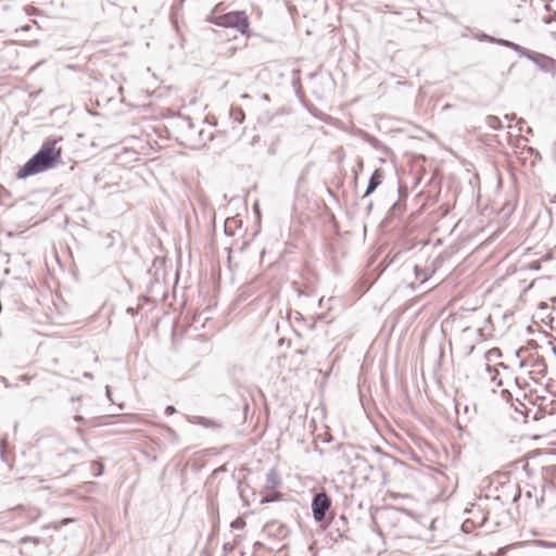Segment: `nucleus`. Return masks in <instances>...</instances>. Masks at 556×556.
I'll use <instances>...</instances> for the list:
<instances>
[{
    "label": "nucleus",
    "instance_id": "obj_50",
    "mask_svg": "<svg viewBox=\"0 0 556 556\" xmlns=\"http://www.w3.org/2000/svg\"><path fill=\"white\" fill-rule=\"evenodd\" d=\"M496 379H497L496 376H492L493 381H496Z\"/></svg>",
    "mask_w": 556,
    "mask_h": 556
},
{
    "label": "nucleus",
    "instance_id": "obj_26",
    "mask_svg": "<svg viewBox=\"0 0 556 556\" xmlns=\"http://www.w3.org/2000/svg\"><path fill=\"white\" fill-rule=\"evenodd\" d=\"M527 344H528V346H529L530 349H536V348H538V343H536V341H535V340H533V339L528 340Z\"/></svg>",
    "mask_w": 556,
    "mask_h": 556
},
{
    "label": "nucleus",
    "instance_id": "obj_35",
    "mask_svg": "<svg viewBox=\"0 0 556 556\" xmlns=\"http://www.w3.org/2000/svg\"><path fill=\"white\" fill-rule=\"evenodd\" d=\"M526 131L529 135H533V129L531 127H527Z\"/></svg>",
    "mask_w": 556,
    "mask_h": 556
},
{
    "label": "nucleus",
    "instance_id": "obj_8",
    "mask_svg": "<svg viewBox=\"0 0 556 556\" xmlns=\"http://www.w3.org/2000/svg\"><path fill=\"white\" fill-rule=\"evenodd\" d=\"M330 508V500L326 493H316L312 501L313 517L316 521H323Z\"/></svg>",
    "mask_w": 556,
    "mask_h": 556
},
{
    "label": "nucleus",
    "instance_id": "obj_20",
    "mask_svg": "<svg viewBox=\"0 0 556 556\" xmlns=\"http://www.w3.org/2000/svg\"><path fill=\"white\" fill-rule=\"evenodd\" d=\"M475 506H476V504L467 513H469L473 516L471 518L475 519V525L477 523V526L479 527V522L481 521V514L477 510V508Z\"/></svg>",
    "mask_w": 556,
    "mask_h": 556
},
{
    "label": "nucleus",
    "instance_id": "obj_19",
    "mask_svg": "<svg viewBox=\"0 0 556 556\" xmlns=\"http://www.w3.org/2000/svg\"><path fill=\"white\" fill-rule=\"evenodd\" d=\"M484 37H486L491 42H497L498 45L503 46V47H506V48H509L511 49V46L514 45L513 41H509L507 39H495L494 37H491V36H488V35H484Z\"/></svg>",
    "mask_w": 556,
    "mask_h": 556
},
{
    "label": "nucleus",
    "instance_id": "obj_38",
    "mask_svg": "<svg viewBox=\"0 0 556 556\" xmlns=\"http://www.w3.org/2000/svg\"><path fill=\"white\" fill-rule=\"evenodd\" d=\"M262 99H263L264 101H269V97H268V94H263Z\"/></svg>",
    "mask_w": 556,
    "mask_h": 556
},
{
    "label": "nucleus",
    "instance_id": "obj_11",
    "mask_svg": "<svg viewBox=\"0 0 556 556\" xmlns=\"http://www.w3.org/2000/svg\"><path fill=\"white\" fill-rule=\"evenodd\" d=\"M519 154V159L522 161V162H526V155H530V156H533V160L531 161L530 163V166L531 167H534L536 162H541L542 161V155L541 153L533 147H529V146H525L520 149V151L518 152Z\"/></svg>",
    "mask_w": 556,
    "mask_h": 556
},
{
    "label": "nucleus",
    "instance_id": "obj_14",
    "mask_svg": "<svg viewBox=\"0 0 556 556\" xmlns=\"http://www.w3.org/2000/svg\"><path fill=\"white\" fill-rule=\"evenodd\" d=\"M511 50L515 51L519 56L526 58L530 60V58L533 55L534 51L528 50L527 48L515 43L511 46Z\"/></svg>",
    "mask_w": 556,
    "mask_h": 556
},
{
    "label": "nucleus",
    "instance_id": "obj_36",
    "mask_svg": "<svg viewBox=\"0 0 556 556\" xmlns=\"http://www.w3.org/2000/svg\"><path fill=\"white\" fill-rule=\"evenodd\" d=\"M84 377L85 378H88V379H91L92 378V375L90 372H85L84 374Z\"/></svg>",
    "mask_w": 556,
    "mask_h": 556
},
{
    "label": "nucleus",
    "instance_id": "obj_5",
    "mask_svg": "<svg viewBox=\"0 0 556 556\" xmlns=\"http://www.w3.org/2000/svg\"><path fill=\"white\" fill-rule=\"evenodd\" d=\"M184 144L189 148H199L212 140V134H206L203 128H198L191 117H181L179 123Z\"/></svg>",
    "mask_w": 556,
    "mask_h": 556
},
{
    "label": "nucleus",
    "instance_id": "obj_3",
    "mask_svg": "<svg viewBox=\"0 0 556 556\" xmlns=\"http://www.w3.org/2000/svg\"><path fill=\"white\" fill-rule=\"evenodd\" d=\"M374 470V466L365 457L362 451H352L350 453V477L353 481L350 489L361 491V493H369L367 481Z\"/></svg>",
    "mask_w": 556,
    "mask_h": 556
},
{
    "label": "nucleus",
    "instance_id": "obj_29",
    "mask_svg": "<svg viewBox=\"0 0 556 556\" xmlns=\"http://www.w3.org/2000/svg\"><path fill=\"white\" fill-rule=\"evenodd\" d=\"M30 481L34 484V483H41L43 480L40 477H38V476H34V477L30 478Z\"/></svg>",
    "mask_w": 556,
    "mask_h": 556
},
{
    "label": "nucleus",
    "instance_id": "obj_27",
    "mask_svg": "<svg viewBox=\"0 0 556 556\" xmlns=\"http://www.w3.org/2000/svg\"><path fill=\"white\" fill-rule=\"evenodd\" d=\"M165 430L169 434V437H173L174 439H177V434H176V432L172 428L165 427Z\"/></svg>",
    "mask_w": 556,
    "mask_h": 556
},
{
    "label": "nucleus",
    "instance_id": "obj_31",
    "mask_svg": "<svg viewBox=\"0 0 556 556\" xmlns=\"http://www.w3.org/2000/svg\"><path fill=\"white\" fill-rule=\"evenodd\" d=\"M94 464L99 468L98 472L96 473V476L99 477V476H101L103 473V466L101 464H98V463H94Z\"/></svg>",
    "mask_w": 556,
    "mask_h": 556
},
{
    "label": "nucleus",
    "instance_id": "obj_15",
    "mask_svg": "<svg viewBox=\"0 0 556 556\" xmlns=\"http://www.w3.org/2000/svg\"><path fill=\"white\" fill-rule=\"evenodd\" d=\"M229 114L230 118H232V121L238 124H242L245 118V114L240 108L231 109Z\"/></svg>",
    "mask_w": 556,
    "mask_h": 556
},
{
    "label": "nucleus",
    "instance_id": "obj_18",
    "mask_svg": "<svg viewBox=\"0 0 556 556\" xmlns=\"http://www.w3.org/2000/svg\"><path fill=\"white\" fill-rule=\"evenodd\" d=\"M534 366H536L539 369H538V375H540L541 377H544L547 372V367H546V364L544 362L543 358H540L536 361V363L534 364Z\"/></svg>",
    "mask_w": 556,
    "mask_h": 556
},
{
    "label": "nucleus",
    "instance_id": "obj_7",
    "mask_svg": "<svg viewBox=\"0 0 556 556\" xmlns=\"http://www.w3.org/2000/svg\"><path fill=\"white\" fill-rule=\"evenodd\" d=\"M397 200L392 203L384 217V222H390L403 215L406 210V200L408 198V188L397 182Z\"/></svg>",
    "mask_w": 556,
    "mask_h": 556
},
{
    "label": "nucleus",
    "instance_id": "obj_39",
    "mask_svg": "<svg viewBox=\"0 0 556 556\" xmlns=\"http://www.w3.org/2000/svg\"><path fill=\"white\" fill-rule=\"evenodd\" d=\"M486 370L492 374V371L494 370L490 365H486Z\"/></svg>",
    "mask_w": 556,
    "mask_h": 556
},
{
    "label": "nucleus",
    "instance_id": "obj_6",
    "mask_svg": "<svg viewBox=\"0 0 556 556\" xmlns=\"http://www.w3.org/2000/svg\"><path fill=\"white\" fill-rule=\"evenodd\" d=\"M214 23L217 26L235 28L241 34H245L249 29V18L244 11L229 12L215 17Z\"/></svg>",
    "mask_w": 556,
    "mask_h": 556
},
{
    "label": "nucleus",
    "instance_id": "obj_45",
    "mask_svg": "<svg viewBox=\"0 0 556 556\" xmlns=\"http://www.w3.org/2000/svg\"><path fill=\"white\" fill-rule=\"evenodd\" d=\"M353 130H354V128L350 125V128H349L350 134H352Z\"/></svg>",
    "mask_w": 556,
    "mask_h": 556
},
{
    "label": "nucleus",
    "instance_id": "obj_41",
    "mask_svg": "<svg viewBox=\"0 0 556 556\" xmlns=\"http://www.w3.org/2000/svg\"><path fill=\"white\" fill-rule=\"evenodd\" d=\"M518 124L521 125V124H526V121L523 118H519L518 119Z\"/></svg>",
    "mask_w": 556,
    "mask_h": 556
},
{
    "label": "nucleus",
    "instance_id": "obj_25",
    "mask_svg": "<svg viewBox=\"0 0 556 556\" xmlns=\"http://www.w3.org/2000/svg\"><path fill=\"white\" fill-rule=\"evenodd\" d=\"M556 22V12L553 15H548L544 17L545 24H551L552 22Z\"/></svg>",
    "mask_w": 556,
    "mask_h": 556
},
{
    "label": "nucleus",
    "instance_id": "obj_48",
    "mask_svg": "<svg viewBox=\"0 0 556 556\" xmlns=\"http://www.w3.org/2000/svg\"><path fill=\"white\" fill-rule=\"evenodd\" d=\"M28 28H29L28 26L22 27L23 30H28Z\"/></svg>",
    "mask_w": 556,
    "mask_h": 556
},
{
    "label": "nucleus",
    "instance_id": "obj_34",
    "mask_svg": "<svg viewBox=\"0 0 556 556\" xmlns=\"http://www.w3.org/2000/svg\"><path fill=\"white\" fill-rule=\"evenodd\" d=\"M74 419H75L76 422H81L84 420L83 416H80V415H76L74 417Z\"/></svg>",
    "mask_w": 556,
    "mask_h": 556
},
{
    "label": "nucleus",
    "instance_id": "obj_40",
    "mask_svg": "<svg viewBox=\"0 0 556 556\" xmlns=\"http://www.w3.org/2000/svg\"><path fill=\"white\" fill-rule=\"evenodd\" d=\"M519 140H522V141L527 142V141H528V138H527V137H525V136H520V137H519Z\"/></svg>",
    "mask_w": 556,
    "mask_h": 556
},
{
    "label": "nucleus",
    "instance_id": "obj_21",
    "mask_svg": "<svg viewBox=\"0 0 556 556\" xmlns=\"http://www.w3.org/2000/svg\"><path fill=\"white\" fill-rule=\"evenodd\" d=\"M534 544L538 546H541V547H545V548L556 547V543L543 541V540H536V541H534Z\"/></svg>",
    "mask_w": 556,
    "mask_h": 556
},
{
    "label": "nucleus",
    "instance_id": "obj_46",
    "mask_svg": "<svg viewBox=\"0 0 556 556\" xmlns=\"http://www.w3.org/2000/svg\"><path fill=\"white\" fill-rule=\"evenodd\" d=\"M496 384H497V386H502V384H503L502 380H501V379H500V380H497Z\"/></svg>",
    "mask_w": 556,
    "mask_h": 556
},
{
    "label": "nucleus",
    "instance_id": "obj_9",
    "mask_svg": "<svg viewBox=\"0 0 556 556\" xmlns=\"http://www.w3.org/2000/svg\"><path fill=\"white\" fill-rule=\"evenodd\" d=\"M529 61L533 62L544 73L556 74V60L549 55L534 51Z\"/></svg>",
    "mask_w": 556,
    "mask_h": 556
},
{
    "label": "nucleus",
    "instance_id": "obj_24",
    "mask_svg": "<svg viewBox=\"0 0 556 556\" xmlns=\"http://www.w3.org/2000/svg\"><path fill=\"white\" fill-rule=\"evenodd\" d=\"M25 11H26V14H28V15L39 14L38 9H36V8H34V7H27V8L25 9Z\"/></svg>",
    "mask_w": 556,
    "mask_h": 556
},
{
    "label": "nucleus",
    "instance_id": "obj_23",
    "mask_svg": "<svg viewBox=\"0 0 556 556\" xmlns=\"http://www.w3.org/2000/svg\"><path fill=\"white\" fill-rule=\"evenodd\" d=\"M245 522L242 519H237L231 522V528L233 529H242L244 527Z\"/></svg>",
    "mask_w": 556,
    "mask_h": 556
},
{
    "label": "nucleus",
    "instance_id": "obj_28",
    "mask_svg": "<svg viewBox=\"0 0 556 556\" xmlns=\"http://www.w3.org/2000/svg\"><path fill=\"white\" fill-rule=\"evenodd\" d=\"M176 412L175 407L172 406V405H168L166 408H165V413L167 415H173L174 413Z\"/></svg>",
    "mask_w": 556,
    "mask_h": 556
},
{
    "label": "nucleus",
    "instance_id": "obj_16",
    "mask_svg": "<svg viewBox=\"0 0 556 556\" xmlns=\"http://www.w3.org/2000/svg\"><path fill=\"white\" fill-rule=\"evenodd\" d=\"M278 484L277 475L274 470H270L266 476V486L268 489H274Z\"/></svg>",
    "mask_w": 556,
    "mask_h": 556
},
{
    "label": "nucleus",
    "instance_id": "obj_12",
    "mask_svg": "<svg viewBox=\"0 0 556 556\" xmlns=\"http://www.w3.org/2000/svg\"><path fill=\"white\" fill-rule=\"evenodd\" d=\"M187 420L190 424L200 425L204 428H219L220 427V425L218 422H216L215 420H212V419H208V418H205L202 416L187 417Z\"/></svg>",
    "mask_w": 556,
    "mask_h": 556
},
{
    "label": "nucleus",
    "instance_id": "obj_17",
    "mask_svg": "<svg viewBox=\"0 0 556 556\" xmlns=\"http://www.w3.org/2000/svg\"><path fill=\"white\" fill-rule=\"evenodd\" d=\"M475 527V519L472 518H468L466 519L462 527H460V530L464 532V533H470L472 528Z\"/></svg>",
    "mask_w": 556,
    "mask_h": 556
},
{
    "label": "nucleus",
    "instance_id": "obj_1",
    "mask_svg": "<svg viewBox=\"0 0 556 556\" xmlns=\"http://www.w3.org/2000/svg\"><path fill=\"white\" fill-rule=\"evenodd\" d=\"M60 140L43 143L39 151L18 169L16 177L25 179L60 165L62 163V149L56 147Z\"/></svg>",
    "mask_w": 556,
    "mask_h": 556
},
{
    "label": "nucleus",
    "instance_id": "obj_4",
    "mask_svg": "<svg viewBox=\"0 0 556 556\" xmlns=\"http://www.w3.org/2000/svg\"><path fill=\"white\" fill-rule=\"evenodd\" d=\"M350 494V515L355 516L356 522L371 527L375 523L374 506L369 493Z\"/></svg>",
    "mask_w": 556,
    "mask_h": 556
},
{
    "label": "nucleus",
    "instance_id": "obj_37",
    "mask_svg": "<svg viewBox=\"0 0 556 556\" xmlns=\"http://www.w3.org/2000/svg\"><path fill=\"white\" fill-rule=\"evenodd\" d=\"M378 143H379L378 139L374 138L371 144L377 147Z\"/></svg>",
    "mask_w": 556,
    "mask_h": 556
},
{
    "label": "nucleus",
    "instance_id": "obj_2",
    "mask_svg": "<svg viewBox=\"0 0 556 556\" xmlns=\"http://www.w3.org/2000/svg\"><path fill=\"white\" fill-rule=\"evenodd\" d=\"M475 507L481 514L479 527H482L488 522H492L496 528L510 519L509 497L504 500L501 495H485L484 497L479 498V502Z\"/></svg>",
    "mask_w": 556,
    "mask_h": 556
},
{
    "label": "nucleus",
    "instance_id": "obj_22",
    "mask_svg": "<svg viewBox=\"0 0 556 556\" xmlns=\"http://www.w3.org/2000/svg\"><path fill=\"white\" fill-rule=\"evenodd\" d=\"M543 470L545 471L546 475H549L556 479V466L544 467Z\"/></svg>",
    "mask_w": 556,
    "mask_h": 556
},
{
    "label": "nucleus",
    "instance_id": "obj_13",
    "mask_svg": "<svg viewBox=\"0 0 556 556\" xmlns=\"http://www.w3.org/2000/svg\"><path fill=\"white\" fill-rule=\"evenodd\" d=\"M485 125L493 130H501L503 128L501 119L495 115H488L485 117Z\"/></svg>",
    "mask_w": 556,
    "mask_h": 556
},
{
    "label": "nucleus",
    "instance_id": "obj_32",
    "mask_svg": "<svg viewBox=\"0 0 556 556\" xmlns=\"http://www.w3.org/2000/svg\"><path fill=\"white\" fill-rule=\"evenodd\" d=\"M490 353H491V354H495L496 356H501V355H502V353H501L500 349H497V348L492 349V350L490 351Z\"/></svg>",
    "mask_w": 556,
    "mask_h": 556
},
{
    "label": "nucleus",
    "instance_id": "obj_44",
    "mask_svg": "<svg viewBox=\"0 0 556 556\" xmlns=\"http://www.w3.org/2000/svg\"><path fill=\"white\" fill-rule=\"evenodd\" d=\"M500 366H501V367H503V368H505V369H507V368H508V366H506L504 363H501V364H500Z\"/></svg>",
    "mask_w": 556,
    "mask_h": 556
},
{
    "label": "nucleus",
    "instance_id": "obj_33",
    "mask_svg": "<svg viewBox=\"0 0 556 556\" xmlns=\"http://www.w3.org/2000/svg\"><path fill=\"white\" fill-rule=\"evenodd\" d=\"M73 521H74V519L66 518V519H63V520L61 521V523H62V525H68V523H71V522H73Z\"/></svg>",
    "mask_w": 556,
    "mask_h": 556
},
{
    "label": "nucleus",
    "instance_id": "obj_49",
    "mask_svg": "<svg viewBox=\"0 0 556 556\" xmlns=\"http://www.w3.org/2000/svg\"><path fill=\"white\" fill-rule=\"evenodd\" d=\"M518 495H515L511 501L515 502L517 500Z\"/></svg>",
    "mask_w": 556,
    "mask_h": 556
},
{
    "label": "nucleus",
    "instance_id": "obj_43",
    "mask_svg": "<svg viewBox=\"0 0 556 556\" xmlns=\"http://www.w3.org/2000/svg\"><path fill=\"white\" fill-rule=\"evenodd\" d=\"M349 448H350V453H351L352 451H358L357 448L352 447V445H349Z\"/></svg>",
    "mask_w": 556,
    "mask_h": 556
},
{
    "label": "nucleus",
    "instance_id": "obj_47",
    "mask_svg": "<svg viewBox=\"0 0 556 556\" xmlns=\"http://www.w3.org/2000/svg\"><path fill=\"white\" fill-rule=\"evenodd\" d=\"M76 400H78V397H75V396L71 397L72 402H75Z\"/></svg>",
    "mask_w": 556,
    "mask_h": 556
},
{
    "label": "nucleus",
    "instance_id": "obj_30",
    "mask_svg": "<svg viewBox=\"0 0 556 556\" xmlns=\"http://www.w3.org/2000/svg\"><path fill=\"white\" fill-rule=\"evenodd\" d=\"M504 118L511 122V121L517 119V116H516V114L513 113V114L504 115Z\"/></svg>",
    "mask_w": 556,
    "mask_h": 556
},
{
    "label": "nucleus",
    "instance_id": "obj_42",
    "mask_svg": "<svg viewBox=\"0 0 556 556\" xmlns=\"http://www.w3.org/2000/svg\"><path fill=\"white\" fill-rule=\"evenodd\" d=\"M520 352H521V350H517V351L515 352L516 357H520Z\"/></svg>",
    "mask_w": 556,
    "mask_h": 556
},
{
    "label": "nucleus",
    "instance_id": "obj_10",
    "mask_svg": "<svg viewBox=\"0 0 556 556\" xmlns=\"http://www.w3.org/2000/svg\"><path fill=\"white\" fill-rule=\"evenodd\" d=\"M382 178H383V169L380 167L376 168L372 172V174L368 180V184H367L365 193L363 194V198L372 193L381 185Z\"/></svg>",
    "mask_w": 556,
    "mask_h": 556
}]
</instances>
